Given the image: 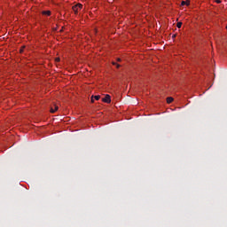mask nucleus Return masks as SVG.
<instances>
[{"mask_svg": "<svg viewBox=\"0 0 227 227\" xmlns=\"http://www.w3.org/2000/svg\"><path fill=\"white\" fill-rule=\"evenodd\" d=\"M73 12H74V15H77L79 12L82 10V4H77L72 7Z\"/></svg>", "mask_w": 227, "mask_h": 227, "instance_id": "f257e3e1", "label": "nucleus"}, {"mask_svg": "<svg viewBox=\"0 0 227 227\" xmlns=\"http://www.w3.org/2000/svg\"><path fill=\"white\" fill-rule=\"evenodd\" d=\"M102 102L105 104H111V96L109 94H106L105 98H102Z\"/></svg>", "mask_w": 227, "mask_h": 227, "instance_id": "f03ea898", "label": "nucleus"}, {"mask_svg": "<svg viewBox=\"0 0 227 227\" xmlns=\"http://www.w3.org/2000/svg\"><path fill=\"white\" fill-rule=\"evenodd\" d=\"M95 100H100V95L91 96L90 101L93 104Z\"/></svg>", "mask_w": 227, "mask_h": 227, "instance_id": "7ed1b4c3", "label": "nucleus"}, {"mask_svg": "<svg viewBox=\"0 0 227 227\" xmlns=\"http://www.w3.org/2000/svg\"><path fill=\"white\" fill-rule=\"evenodd\" d=\"M58 109H59V108L58 107V106L55 105L54 107L51 108L50 113L54 114V113H56V111H58Z\"/></svg>", "mask_w": 227, "mask_h": 227, "instance_id": "20e7f679", "label": "nucleus"}, {"mask_svg": "<svg viewBox=\"0 0 227 227\" xmlns=\"http://www.w3.org/2000/svg\"><path fill=\"white\" fill-rule=\"evenodd\" d=\"M189 4H191V1H189V0H186V1H182V3H181V5L182 6H189Z\"/></svg>", "mask_w": 227, "mask_h": 227, "instance_id": "39448f33", "label": "nucleus"}, {"mask_svg": "<svg viewBox=\"0 0 227 227\" xmlns=\"http://www.w3.org/2000/svg\"><path fill=\"white\" fill-rule=\"evenodd\" d=\"M43 15H47V17H51V11H43Z\"/></svg>", "mask_w": 227, "mask_h": 227, "instance_id": "423d86ee", "label": "nucleus"}, {"mask_svg": "<svg viewBox=\"0 0 227 227\" xmlns=\"http://www.w3.org/2000/svg\"><path fill=\"white\" fill-rule=\"evenodd\" d=\"M173 98L172 97H168L167 98V104H171L173 102Z\"/></svg>", "mask_w": 227, "mask_h": 227, "instance_id": "0eeeda50", "label": "nucleus"}, {"mask_svg": "<svg viewBox=\"0 0 227 227\" xmlns=\"http://www.w3.org/2000/svg\"><path fill=\"white\" fill-rule=\"evenodd\" d=\"M176 27H178V29H180V27H182V22H177L176 23Z\"/></svg>", "mask_w": 227, "mask_h": 227, "instance_id": "6e6552de", "label": "nucleus"}, {"mask_svg": "<svg viewBox=\"0 0 227 227\" xmlns=\"http://www.w3.org/2000/svg\"><path fill=\"white\" fill-rule=\"evenodd\" d=\"M61 61V59H59V57L55 59V63H59Z\"/></svg>", "mask_w": 227, "mask_h": 227, "instance_id": "1a4fd4ad", "label": "nucleus"}, {"mask_svg": "<svg viewBox=\"0 0 227 227\" xmlns=\"http://www.w3.org/2000/svg\"><path fill=\"white\" fill-rule=\"evenodd\" d=\"M24 48H25L24 46L20 48V54H22V52H24Z\"/></svg>", "mask_w": 227, "mask_h": 227, "instance_id": "9d476101", "label": "nucleus"}, {"mask_svg": "<svg viewBox=\"0 0 227 227\" xmlns=\"http://www.w3.org/2000/svg\"><path fill=\"white\" fill-rule=\"evenodd\" d=\"M215 3H217V4H221V0H215Z\"/></svg>", "mask_w": 227, "mask_h": 227, "instance_id": "9b49d317", "label": "nucleus"}, {"mask_svg": "<svg viewBox=\"0 0 227 227\" xmlns=\"http://www.w3.org/2000/svg\"><path fill=\"white\" fill-rule=\"evenodd\" d=\"M116 68H120V67H121L120 64H116Z\"/></svg>", "mask_w": 227, "mask_h": 227, "instance_id": "f8f14e48", "label": "nucleus"}, {"mask_svg": "<svg viewBox=\"0 0 227 227\" xmlns=\"http://www.w3.org/2000/svg\"><path fill=\"white\" fill-rule=\"evenodd\" d=\"M112 64H113L114 67H116V65H118V63H116V62H112Z\"/></svg>", "mask_w": 227, "mask_h": 227, "instance_id": "ddd939ff", "label": "nucleus"}, {"mask_svg": "<svg viewBox=\"0 0 227 227\" xmlns=\"http://www.w3.org/2000/svg\"><path fill=\"white\" fill-rule=\"evenodd\" d=\"M117 61H119V62L121 61V59L118 58V59H117Z\"/></svg>", "mask_w": 227, "mask_h": 227, "instance_id": "4468645a", "label": "nucleus"}]
</instances>
